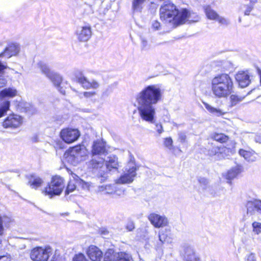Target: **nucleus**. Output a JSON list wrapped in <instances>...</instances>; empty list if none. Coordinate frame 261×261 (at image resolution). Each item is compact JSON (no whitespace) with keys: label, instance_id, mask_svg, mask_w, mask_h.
Here are the masks:
<instances>
[{"label":"nucleus","instance_id":"680f3d73","mask_svg":"<svg viewBox=\"0 0 261 261\" xmlns=\"http://www.w3.org/2000/svg\"><path fill=\"white\" fill-rule=\"evenodd\" d=\"M101 233H103L104 234H106L108 233V231L107 230H105L103 231H102Z\"/></svg>","mask_w":261,"mask_h":261},{"label":"nucleus","instance_id":"864d4df0","mask_svg":"<svg viewBox=\"0 0 261 261\" xmlns=\"http://www.w3.org/2000/svg\"><path fill=\"white\" fill-rule=\"evenodd\" d=\"M247 261H256L255 254L253 253L250 254L247 257Z\"/></svg>","mask_w":261,"mask_h":261},{"label":"nucleus","instance_id":"c85d7f7f","mask_svg":"<svg viewBox=\"0 0 261 261\" xmlns=\"http://www.w3.org/2000/svg\"><path fill=\"white\" fill-rule=\"evenodd\" d=\"M202 103L207 111L214 116H220L223 115L225 113V112L222 109L215 108L207 102H202Z\"/></svg>","mask_w":261,"mask_h":261},{"label":"nucleus","instance_id":"e2e57ef3","mask_svg":"<svg viewBox=\"0 0 261 261\" xmlns=\"http://www.w3.org/2000/svg\"><path fill=\"white\" fill-rule=\"evenodd\" d=\"M255 140H256V142H260V143H261V140H259V139H258L257 138H256L255 139Z\"/></svg>","mask_w":261,"mask_h":261},{"label":"nucleus","instance_id":"3c124183","mask_svg":"<svg viewBox=\"0 0 261 261\" xmlns=\"http://www.w3.org/2000/svg\"><path fill=\"white\" fill-rule=\"evenodd\" d=\"M0 261H11L10 256L8 255H0Z\"/></svg>","mask_w":261,"mask_h":261},{"label":"nucleus","instance_id":"aec40b11","mask_svg":"<svg viewBox=\"0 0 261 261\" xmlns=\"http://www.w3.org/2000/svg\"><path fill=\"white\" fill-rule=\"evenodd\" d=\"M20 50L19 46L16 44H11L9 45L0 54V57H4L9 58L13 56L17 55Z\"/></svg>","mask_w":261,"mask_h":261},{"label":"nucleus","instance_id":"dca6fc26","mask_svg":"<svg viewBox=\"0 0 261 261\" xmlns=\"http://www.w3.org/2000/svg\"><path fill=\"white\" fill-rule=\"evenodd\" d=\"M107 152L106 142L103 139L93 142L91 149L92 155L95 156L105 154Z\"/></svg>","mask_w":261,"mask_h":261},{"label":"nucleus","instance_id":"f03ea898","mask_svg":"<svg viewBox=\"0 0 261 261\" xmlns=\"http://www.w3.org/2000/svg\"><path fill=\"white\" fill-rule=\"evenodd\" d=\"M211 90L215 97L219 98L230 96L231 105L234 106L243 98L236 95H231L233 90V83L230 75L226 73L219 74L211 80Z\"/></svg>","mask_w":261,"mask_h":261},{"label":"nucleus","instance_id":"6ab92c4d","mask_svg":"<svg viewBox=\"0 0 261 261\" xmlns=\"http://www.w3.org/2000/svg\"><path fill=\"white\" fill-rule=\"evenodd\" d=\"M236 80L241 88L246 87L251 82L250 76L248 72L246 71H240L237 73Z\"/></svg>","mask_w":261,"mask_h":261},{"label":"nucleus","instance_id":"7ed1b4c3","mask_svg":"<svg viewBox=\"0 0 261 261\" xmlns=\"http://www.w3.org/2000/svg\"><path fill=\"white\" fill-rule=\"evenodd\" d=\"M185 15V10L179 9L173 3H164L160 8V17L165 23H169L173 27L180 25Z\"/></svg>","mask_w":261,"mask_h":261},{"label":"nucleus","instance_id":"37998d69","mask_svg":"<svg viewBox=\"0 0 261 261\" xmlns=\"http://www.w3.org/2000/svg\"><path fill=\"white\" fill-rule=\"evenodd\" d=\"M164 146L169 150H171L173 148V141L171 138H166L164 141Z\"/></svg>","mask_w":261,"mask_h":261},{"label":"nucleus","instance_id":"4be33fe9","mask_svg":"<svg viewBox=\"0 0 261 261\" xmlns=\"http://www.w3.org/2000/svg\"><path fill=\"white\" fill-rule=\"evenodd\" d=\"M184 258L187 261H201L195 254L193 249L189 246H185L183 249Z\"/></svg>","mask_w":261,"mask_h":261},{"label":"nucleus","instance_id":"412c9836","mask_svg":"<svg viewBox=\"0 0 261 261\" xmlns=\"http://www.w3.org/2000/svg\"><path fill=\"white\" fill-rule=\"evenodd\" d=\"M104 162L103 159L96 155H92V159L86 163V165L89 169L95 170L101 168L103 166Z\"/></svg>","mask_w":261,"mask_h":261},{"label":"nucleus","instance_id":"4468645a","mask_svg":"<svg viewBox=\"0 0 261 261\" xmlns=\"http://www.w3.org/2000/svg\"><path fill=\"white\" fill-rule=\"evenodd\" d=\"M75 35L77 39L80 41L85 42L88 41L92 35L91 26L87 25L79 27L76 31Z\"/></svg>","mask_w":261,"mask_h":261},{"label":"nucleus","instance_id":"cd10ccee","mask_svg":"<svg viewBox=\"0 0 261 261\" xmlns=\"http://www.w3.org/2000/svg\"><path fill=\"white\" fill-rule=\"evenodd\" d=\"M17 94V90L14 88H5L0 92V100L6 97H13Z\"/></svg>","mask_w":261,"mask_h":261},{"label":"nucleus","instance_id":"a18cd8bd","mask_svg":"<svg viewBox=\"0 0 261 261\" xmlns=\"http://www.w3.org/2000/svg\"><path fill=\"white\" fill-rule=\"evenodd\" d=\"M141 48L143 50H147L149 47L148 41L144 38H141Z\"/></svg>","mask_w":261,"mask_h":261},{"label":"nucleus","instance_id":"58836bf2","mask_svg":"<svg viewBox=\"0 0 261 261\" xmlns=\"http://www.w3.org/2000/svg\"><path fill=\"white\" fill-rule=\"evenodd\" d=\"M24 111L29 114H34L37 111L36 108L29 103L24 104Z\"/></svg>","mask_w":261,"mask_h":261},{"label":"nucleus","instance_id":"a211bd4d","mask_svg":"<svg viewBox=\"0 0 261 261\" xmlns=\"http://www.w3.org/2000/svg\"><path fill=\"white\" fill-rule=\"evenodd\" d=\"M87 255L92 261H101L103 253L96 246H90L87 250Z\"/></svg>","mask_w":261,"mask_h":261},{"label":"nucleus","instance_id":"6e6552de","mask_svg":"<svg viewBox=\"0 0 261 261\" xmlns=\"http://www.w3.org/2000/svg\"><path fill=\"white\" fill-rule=\"evenodd\" d=\"M41 72L47 77L57 88H60L63 81L61 75L58 73L51 71L48 66L44 63L40 62L38 63Z\"/></svg>","mask_w":261,"mask_h":261},{"label":"nucleus","instance_id":"f704fd0d","mask_svg":"<svg viewBox=\"0 0 261 261\" xmlns=\"http://www.w3.org/2000/svg\"><path fill=\"white\" fill-rule=\"evenodd\" d=\"M6 68V66L0 62V90L6 87L7 84V79L3 73V70Z\"/></svg>","mask_w":261,"mask_h":261},{"label":"nucleus","instance_id":"de8ad7c7","mask_svg":"<svg viewBox=\"0 0 261 261\" xmlns=\"http://www.w3.org/2000/svg\"><path fill=\"white\" fill-rule=\"evenodd\" d=\"M73 261H88L85 257L84 255L82 254H79L76 255L74 258Z\"/></svg>","mask_w":261,"mask_h":261},{"label":"nucleus","instance_id":"f257e3e1","mask_svg":"<svg viewBox=\"0 0 261 261\" xmlns=\"http://www.w3.org/2000/svg\"><path fill=\"white\" fill-rule=\"evenodd\" d=\"M162 90L159 85H148L135 96V106L140 118L145 122L153 123L155 121V106L161 100Z\"/></svg>","mask_w":261,"mask_h":261},{"label":"nucleus","instance_id":"e433bc0d","mask_svg":"<svg viewBox=\"0 0 261 261\" xmlns=\"http://www.w3.org/2000/svg\"><path fill=\"white\" fill-rule=\"evenodd\" d=\"M10 101L7 100H4L0 103V118L2 117L7 111L9 109Z\"/></svg>","mask_w":261,"mask_h":261},{"label":"nucleus","instance_id":"9d476101","mask_svg":"<svg viewBox=\"0 0 261 261\" xmlns=\"http://www.w3.org/2000/svg\"><path fill=\"white\" fill-rule=\"evenodd\" d=\"M104 261H132V258L128 253L115 252L113 249H109L105 253Z\"/></svg>","mask_w":261,"mask_h":261},{"label":"nucleus","instance_id":"052dcab7","mask_svg":"<svg viewBox=\"0 0 261 261\" xmlns=\"http://www.w3.org/2000/svg\"><path fill=\"white\" fill-rule=\"evenodd\" d=\"M61 130H65V129H62ZM66 130H73V131H74V130H79L77 129H66Z\"/></svg>","mask_w":261,"mask_h":261},{"label":"nucleus","instance_id":"a19ab883","mask_svg":"<svg viewBox=\"0 0 261 261\" xmlns=\"http://www.w3.org/2000/svg\"><path fill=\"white\" fill-rule=\"evenodd\" d=\"M77 178L76 179V183L79 184L80 186H81L83 189L86 190H89L91 187V184L89 182H86L82 179L79 178V177L76 176Z\"/></svg>","mask_w":261,"mask_h":261},{"label":"nucleus","instance_id":"f8f14e48","mask_svg":"<svg viewBox=\"0 0 261 261\" xmlns=\"http://www.w3.org/2000/svg\"><path fill=\"white\" fill-rule=\"evenodd\" d=\"M204 11L208 19L217 21L219 23L222 25H227L229 24V21L228 19L220 16L210 6H206L204 8Z\"/></svg>","mask_w":261,"mask_h":261},{"label":"nucleus","instance_id":"13d9d810","mask_svg":"<svg viewBox=\"0 0 261 261\" xmlns=\"http://www.w3.org/2000/svg\"><path fill=\"white\" fill-rule=\"evenodd\" d=\"M159 240L162 242L163 243L165 241V237L163 236V235H159Z\"/></svg>","mask_w":261,"mask_h":261},{"label":"nucleus","instance_id":"4d7b16f0","mask_svg":"<svg viewBox=\"0 0 261 261\" xmlns=\"http://www.w3.org/2000/svg\"><path fill=\"white\" fill-rule=\"evenodd\" d=\"M199 181L200 184H203V185H206L207 183V180L204 178H200L199 179Z\"/></svg>","mask_w":261,"mask_h":261},{"label":"nucleus","instance_id":"7c9ffc66","mask_svg":"<svg viewBox=\"0 0 261 261\" xmlns=\"http://www.w3.org/2000/svg\"><path fill=\"white\" fill-rule=\"evenodd\" d=\"M29 183L32 188L37 189L42 185L43 180L38 176H32L29 179Z\"/></svg>","mask_w":261,"mask_h":261},{"label":"nucleus","instance_id":"79ce46f5","mask_svg":"<svg viewBox=\"0 0 261 261\" xmlns=\"http://www.w3.org/2000/svg\"><path fill=\"white\" fill-rule=\"evenodd\" d=\"M253 231L256 234L261 233V223L254 222L252 223Z\"/></svg>","mask_w":261,"mask_h":261},{"label":"nucleus","instance_id":"5fc2aeb1","mask_svg":"<svg viewBox=\"0 0 261 261\" xmlns=\"http://www.w3.org/2000/svg\"><path fill=\"white\" fill-rule=\"evenodd\" d=\"M79 111L84 113H92V110L90 109H80Z\"/></svg>","mask_w":261,"mask_h":261},{"label":"nucleus","instance_id":"1a4fd4ad","mask_svg":"<svg viewBox=\"0 0 261 261\" xmlns=\"http://www.w3.org/2000/svg\"><path fill=\"white\" fill-rule=\"evenodd\" d=\"M52 249L49 247H37L31 252V258L33 261H47L51 254Z\"/></svg>","mask_w":261,"mask_h":261},{"label":"nucleus","instance_id":"2eb2a0df","mask_svg":"<svg viewBox=\"0 0 261 261\" xmlns=\"http://www.w3.org/2000/svg\"><path fill=\"white\" fill-rule=\"evenodd\" d=\"M76 80L82 86L86 89H97L100 87V83L96 80L92 79L89 81L82 74L80 76H76Z\"/></svg>","mask_w":261,"mask_h":261},{"label":"nucleus","instance_id":"09e8293b","mask_svg":"<svg viewBox=\"0 0 261 261\" xmlns=\"http://www.w3.org/2000/svg\"><path fill=\"white\" fill-rule=\"evenodd\" d=\"M152 28L155 31L159 30L161 28V24L158 21L154 20L152 23Z\"/></svg>","mask_w":261,"mask_h":261},{"label":"nucleus","instance_id":"9b49d317","mask_svg":"<svg viewBox=\"0 0 261 261\" xmlns=\"http://www.w3.org/2000/svg\"><path fill=\"white\" fill-rule=\"evenodd\" d=\"M23 122V118L14 113L9 115L3 122V126L6 128L15 129L19 127Z\"/></svg>","mask_w":261,"mask_h":261},{"label":"nucleus","instance_id":"ddd939ff","mask_svg":"<svg viewBox=\"0 0 261 261\" xmlns=\"http://www.w3.org/2000/svg\"><path fill=\"white\" fill-rule=\"evenodd\" d=\"M148 218L150 223L156 228L163 227L168 224V219L164 215L151 213Z\"/></svg>","mask_w":261,"mask_h":261},{"label":"nucleus","instance_id":"0e129e2a","mask_svg":"<svg viewBox=\"0 0 261 261\" xmlns=\"http://www.w3.org/2000/svg\"><path fill=\"white\" fill-rule=\"evenodd\" d=\"M239 22H241V18H239Z\"/></svg>","mask_w":261,"mask_h":261},{"label":"nucleus","instance_id":"2f4dec72","mask_svg":"<svg viewBox=\"0 0 261 261\" xmlns=\"http://www.w3.org/2000/svg\"><path fill=\"white\" fill-rule=\"evenodd\" d=\"M239 154L241 156L244 158L245 160L249 162H254L256 160V157L254 153L250 151H247L243 149H240Z\"/></svg>","mask_w":261,"mask_h":261},{"label":"nucleus","instance_id":"473e14b6","mask_svg":"<svg viewBox=\"0 0 261 261\" xmlns=\"http://www.w3.org/2000/svg\"><path fill=\"white\" fill-rule=\"evenodd\" d=\"M107 168L110 171L112 169H116L118 166L117 158L115 156H110L106 161Z\"/></svg>","mask_w":261,"mask_h":261},{"label":"nucleus","instance_id":"ea45409f","mask_svg":"<svg viewBox=\"0 0 261 261\" xmlns=\"http://www.w3.org/2000/svg\"><path fill=\"white\" fill-rule=\"evenodd\" d=\"M76 184H77L76 180H70L67 185V189L65 191V194H69V193L73 191L76 188Z\"/></svg>","mask_w":261,"mask_h":261},{"label":"nucleus","instance_id":"bb28decb","mask_svg":"<svg viewBox=\"0 0 261 261\" xmlns=\"http://www.w3.org/2000/svg\"><path fill=\"white\" fill-rule=\"evenodd\" d=\"M70 117V114L68 110L64 109L63 110L62 113L55 117H54V120L57 122L58 124H62L69 120Z\"/></svg>","mask_w":261,"mask_h":261},{"label":"nucleus","instance_id":"6e6d98bb","mask_svg":"<svg viewBox=\"0 0 261 261\" xmlns=\"http://www.w3.org/2000/svg\"><path fill=\"white\" fill-rule=\"evenodd\" d=\"M179 140L180 142H184L186 140V136L184 134H180L179 137Z\"/></svg>","mask_w":261,"mask_h":261},{"label":"nucleus","instance_id":"b1692460","mask_svg":"<svg viewBox=\"0 0 261 261\" xmlns=\"http://www.w3.org/2000/svg\"><path fill=\"white\" fill-rule=\"evenodd\" d=\"M182 10H185V15L183 18V21L180 22V25L183 24L188 21L191 23L198 22L200 18L196 13L189 11L186 9L182 8Z\"/></svg>","mask_w":261,"mask_h":261},{"label":"nucleus","instance_id":"39448f33","mask_svg":"<svg viewBox=\"0 0 261 261\" xmlns=\"http://www.w3.org/2000/svg\"><path fill=\"white\" fill-rule=\"evenodd\" d=\"M65 187L64 180L60 176L52 177L50 181L42 190V193L50 198L55 195H60Z\"/></svg>","mask_w":261,"mask_h":261},{"label":"nucleus","instance_id":"bf43d9fd","mask_svg":"<svg viewBox=\"0 0 261 261\" xmlns=\"http://www.w3.org/2000/svg\"><path fill=\"white\" fill-rule=\"evenodd\" d=\"M59 91L63 94H65V89H63L61 87V86L60 87V88H58Z\"/></svg>","mask_w":261,"mask_h":261},{"label":"nucleus","instance_id":"20e7f679","mask_svg":"<svg viewBox=\"0 0 261 261\" xmlns=\"http://www.w3.org/2000/svg\"><path fill=\"white\" fill-rule=\"evenodd\" d=\"M88 152L84 146H76L73 147L69 152L65 154L67 163L73 166H76L88 158Z\"/></svg>","mask_w":261,"mask_h":261},{"label":"nucleus","instance_id":"423d86ee","mask_svg":"<svg viewBox=\"0 0 261 261\" xmlns=\"http://www.w3.org/2000/svg\"><path fill=\"white\" fill-rule=\"evenodd\" d=\"M205 149V154L215 160H221L233 151L230 148L225 146H219L213 142L208 143Z\"/></svg>","mask_w":261,"mask_h":261},{"label":"nucleus","instance_id":"5701e85b","mask_svg":"<svg viewBox=\"0 0 261 261\" xmlns=\"http://www.w3.org/2000/svg\"><path fill=\"white\" fill-rule=\"evenodd\" d=\"M80 132H60V136L64 141L71 143L76 140L80 136Z\"/></svg>","mask_w":261,"mask_h":261},{"label":"nucleus","instance_id":"4c0bfd02","mask_svg":"<svg viewBox=\"0 0 261 261\" xmlns=\"http://www.w3.org/2000/svg\"><path fill=\"white\" fill-rule=\"evenodd\" d=\"M212 138L216 141L223 143L225 142L228 139V137L223 133H215L212 136Z\"/></svg>","mask_w":261,"mask_h":261},{"label":"nucleus","instance_id":"a878e982","mask_svg":"<svg viewBox=\"0 0 261 261\" xmlns=\"http://www.w3.org/2000/svg\"><path fill=\"white\" fill-rule=\"evenodd\" d=\"M242 171V168L241 166L237 165L229 170L224 175L226 179L231 180L235 178L238 174Z\"/></svg>","mask_w":261,"mask_h":261},{"label":"nucleus","instance_id":"49530a36","mask_svg":"<svg viewBox=\"0 0 261 261\" xmlns=\"http://www.w3.org/2000/svg\"><path fill=\"white\" fill-rule=\"evenodd\" d=\"M81 94H83L85 98H89L95 96L96 95V92L94 91H86L84 92L83 93H81Z\"/></svg>","mask_w":261,"mask_h":261},{"label":"nucleus","instance_id":"393cba45","mask_svg":"<svg viewBox=\"0 0 261 261\" xmlns=\"http://www.w3.org/2000/svg\"><path fill=\"white\" fill-rule=\"evenodd\" d=\"M247 213L253 214L255 211L261 210V201L254 200L248 201L246 203Z\"/></svg>","mask_w":261,"mask_h":261},{"label":"nucleus","instance_id":"c756f323","mask_svg":"<svg viewBox=\"0 0 261 261\" xmlns=\"http://www.w3.org/2000/svg\"><path fill=\"white\" fill-rule=\"evenodd\" d=\"M147 0H132V10L134 13L141 12Z\"/></svg>","mask_w":261,"mask_h":261},{"label":"nucleus","instance_id":"0eeeda50","mask_svg":"<svg viewBox=\"0 0 261 261\" xmlns=\"http://www.w3.org/2000/svg\"><path fill=\"white\" fill-rule=\"evenodd\" d=\"M137 168L134 162H129L123 173L115 180L116 184H128L133 182L137 175Z\"/></svg>","mask_w":261,"mask_h":261},{"label":"nucleus","instance_id":"f3484780","mask_svg":"<svg viewBox=\"0 0 261 261\" xmlns=\"http://www.w3.org/2000/svg\"><path fill=\"white\" fill-rule=\"evenodd\" d=\"M115 185H106L99 186L97 187L96 192H101L107 194H115L118 196L124 195L125 191L119 190L117 189Z\"/></svg>","mask_w":261,"mask_h":261},{"label":"nucleus","instance_id":"8fccbe9b","mask_svg":"<svg viewBox=\"0 0 261 261\" xmlns=\"http://www.w3.org/2000/svg\"><path fill=\"white\" fill-rule=\"evenodd\" d=\"M170 150L175 155H179L182 152V151L179 148H176L174 146L173 147V148Z\"/></svg>","mask_w":261,"mask_h":261},{"label":"nucleus","instance_id":"c03bdc74","mask_svg":"<svg viewBox=\"0 0 261 261\" xmlns=\"http://www.w3.org/2000/svg\"><path fill=\"white\" fill-rule=\"evenodd\" d=\"M125 228L129 231L133 230L135 228V224L134 222L132 221H128L126 224Z\"/></svg>","mask_w":261,"mask_h":261},{"label":"nucleus","instance_id":"c9c22d12","mask_svg":"<svg viewBox=\"0 0 261 261\" xmlns=\"http://www.w3.org/2000/svg\"><path fill=\"white\" fill-rule=\"evenodd\" d=\"M11 222V219L7 216H0V235L4 233V225L6 226Z\"/></svg>","mask_w":261,"mask_h":261},{"label":"nucleus","instance_id":"603ef678","mask_svg":"<svg viewBox=\"0 0 261 261\" xmlns=\"http://www.w3.org/2000/svg\"><path fill=\"white\" fill-rule=\"evenodd\" d=\"M108 178V175L107 173H104L103 174H100V176L99 177V179L101 182H103L107 180Z\"/></svg>","mask_w":261,"mask_h":261},{"label":"nucleus","instance_id":"72a5a7b5","mask_svg":"<svg viewBox=\"0 0 261 261\" xmlns=\"http://www.w3.org/2000/svg\"><path fill=\"white\" fill-rule=\"evenodd\" d=\"M254 6L249 3L243 4L241 5L240 10L244 13V15L248 16L254 9Z\"/></svg>","mask_w":261,"mask_h":261}]
</instances>
